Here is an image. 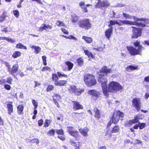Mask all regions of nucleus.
Here are the masks:
<instances>
[{
	"label": "nucleus",
	"instance_id": "obj_36",
	"mask_svg": "<svg viewBox=\"0 0 149 149\" xmlns=\"http://www.w3.org/2000/svg\"><path fill=\"white\" fill-rule=\"evenodd\" d=\"M77 86L75 85H70L69 91L72 93H74L75 90L76 89Z\"/></svg>",
	"mask_w": 149,
	"mask_h": 149
},
{
	"label": "nucleus",
	"instance_id": "obj_19",
	"mask_svg": "<svg viewBox=\"0 0 149 149\" xmlns=\"http://www.w3.org/2000/svg\"><path fill=\"white\" fill-rule=\"evenodd\" d=\"M129 24L137 26H140L142 28L145 27L146 26V25L145 24L138 22L135 21L133 22L130 21H129Z\"/></svg>",
	"mask_w": 149,
	"mask_h": 149
},
{
	"label": "nucleus",
	"instance_id": "obj_15",
	"mask_svg": "<svg viewBox=\"0 0 149 149\" xmlns=\"http://www.w3.org/2000/svg\"><path fill=\"white\" fill-rule=\"evenodd\" d=\"M92 111L94 113V116L97 120L101 118V112L100 111L97 107H94Z\"/></svg>",
	"mask_w": 149,
	"mask_h": 149
},
{
	"label": "nucleus",
	"instance_id": "obj_59",
	"mask_svg": "<svg viewBox=\"0 0 149 149\" xmlns=\"http://www.w3.org/2000/svg\"><path fill=\"white\" fill-rule=\"evenodd\" d=\"M58 138L61 140L63 141L65 139V138L64 136L62 135L61 136L58 135L57 136Z\"/></svg>",
	"mask_w": 149,
	"mask_h": 149
},
{
	"label": "nucleus",
	"instance_id": "obj_31",
	"mask_svg": "<svg viewBox=\"0 0 149 149\" xmlns=\"http://www.w3.org/2000/svg\"><path fill=\"white\" fill-rule=\"evenodd\" d=\"M77 65L79 66H81L84 64V59L81 57H79L77 59Z\"/></svg>",
	"mask_w": 149,
	"mask_h": 149
},
{
	"label": "nucleus",
	"instance_id": "obj_21",
	"mask_svg": "<svg viewBox=\"0 0 149 149\" xmlns=\"http://www.w3.org/2000/svg\"><path fill=\"white\" fill-rule=\"evenodd\" d=\"M13 102H11L7 104V107L8 113L9 115H10L11 113L13 112V106L12 105Z\"/></svg>",
	"mask_w": 149,
	"mask_h": 149
},
{
	"label": "nucleus",
	"instance_id": "obj_12",
	"mask_svg": "<svg viewBox=\"0 0 149 149\" xmlns=\"http://www.w3.org/2000/svg\"><path fill=\"white\" fill-rule=\"evenodd\" d=\"M88 93L92 96L91 98L93 101H95L100 97L101 95L100 92L97 91L95 89L89 90L88 91Z\"/></svg>",
	"mask_w": 149,
	"mask_h": 149
},
{
	"label": "nucleus",
	"instance_id": "obj_49",
	"mask_svg": "<svg viewBox=\"0 0 149 149\" xmlns=\"http://www.w3.org/2000/svg\"><path fill=\"white\" fill-rule=\"evenodd\" d=\"M141 21H143L145 24H149V19L148 18H141Z\"/></svg>",
	"mask_w": 149,
	"mask_h": 149
},
{
	"label": "nucleus",
	"instance_id": "obj_8",
	"mask_svg": "<svg viewBox=\"0 0 149 149\" xmlns=\"http://www.w3.org/2000/svg\"><path fill=\"white\" fill-rule=\"evenodd\" d=\"M110 5V3L108 0H103L100 2H98L95 6L96 8H104L106 9L109 7Z\"/></svg>",
	"mask_w": 149,
	"mask_h": 149
},
{
	"label": "nucleus",
	"instance_id": "obj_51",
	"mask_svg": "<svg viewBox=\"0 0 149 149\" xmlns=\"http://www.w3.org/2000/svg\"><path fill=\"white\" fill-rule=\"evenodd\" d=\"M123 14L125 19H130L131 17V16L130 15L125 13H123Z\"/></svg>",
	"mask_w": 149,
	"mask_h": 149
},
{
	"label": "nucleus",
	"instance_id": "obj_61",
	"mask_svg": "<svg viewBox=\"0 0 149 149\" xmlns=\"http://www.w3.org/2000/svg\"><path fill=\"white\" fill-rule=\"evenodd\" d=\"M46 57L45 56H43L42 57V59L44 64L45 65H46L47 64V63L46 62Z\"/></svg>",
	"mask_w": 149,
	"mask_h": 149
},
{
	"label": "nucleus",
	"instance_id": "obj_55",
	"mask_svg": "<svg viewBox=\"0 0 149 149\" xmlns=\"http://www.w3.org/2000/svg\"><path fill=\"white\" fill-rule=\"evenodd\" d=\"M12 81V79L11 78V77H9L7 78L6 82L9 84H11Z\"/></svg>",
	"mask_w": 149,
	"mask_h": 149
},
{
	"label": "nucleus",
	"instance_id": "obj_40",
	"mask_svg": "<svg viewBox=\"0 0 149 149\" xmlns=\"http://www.w3.org/2000/svg\"><path fill=\"white\" fill-rule=\"evenodd\" d=\"M56 132L58 135L64 136V131L62 129H61L58 130H56Z\"/></svg>",
	"mask_w": 149,
	"mask_h": 149
},
{
	"label": "nucleus",
	"instance_id": "obj_22",
	"mask_svg": "<svg viewBox=\"0 0 149 149\" xmlns=\"http://www.w3.org/2000/svg\"><path fill=\"white\" fill-rule=\"evenodd\" d=\"M79 6L81 8L82 10V11L84 13H86L88 12V10L86 7V6L85 3L83 2H81L79 4Z\"/></svg>",
	"mask_w": 149,
	"mask_h": 149
},
{
	"label": "nucleus",
	"instance_id": "obj_14",
	"mask_svg": "<svg viewBox=\"0 0 149 149\" xmlns=\"http://www.w3.org/2000/svg\"><path fill=\"white\" fill-rule=\"evenodd\" d=\"M139 122V118L138 116H136L134 117L133 119L130 120L127 123H125V126L126 127L131 126L133 124H136Z\"/></svg>",
	"mask_w": 149,
	"mask_h": 149
},
{
	"label": "nucleus",
	"instance_id": "obj_33",
	"mask_svg": "<svg viewBox=\"0 0 149 149\" xmlns=\"http://www.w3.org/2000/svg\"><path fill=\"white\" fill-rule=\"evenodd\" d=\"M22 53L19 51H15L12 54V56L13 58H16L20 57Z\"/></svg>",
	"mask_w": 149,
	"mask_h": 149
},
{
	"label": "nucleus",
	"instance_id": "obj_25",
	"mask_svg": "<svg viewBox=\"0 0 149 149\" xmlns=\"http://www.w3.org/2000/svg\"><path fill=\"white\" fill-rule=\"evenodd\" d=\"M65 64L67 66V69L68 71L71 70L73 67L74 64L70 61H67L65 62Z\"/></svg>",
	"mask_w": 149,
	"mask_h": 149
},
{
	"label": "nucleus",
	"instance_id": "obj_38",
	"mask_svg": "<svg viewBox=\"0 0 149 149\" xmlns=\"http://www.w3.org/2000/svg\"><path fill=\"white\" fill-rule=\"evenodd\" d=\"M52 79L53 81H54L55 82L58 81V76L57 74L55 73H53L52 75Z\"/></svg>",
	"mask_w": 149,
	"mask_h": 149
},
{
	"label": "nucleus",
	"instance_id": "obj_4",
	"mask_svg": "<svg viewBox=\"0 0 149 149\" xmlns=\"http://www.w3.org/2000/svg\"><path fill=\"white\" fill-rule=\"evenodd\" d=\"M84 81L86 85L88 87L94 86L97 83L94 75L90 74L88 73L84 75Z\"/></svg>",
	"mask_w": 149,
	"mask_h": 149
},
{
	"label": "nucleus",
	"instance_id": "obj_13",
	"mask_svg": "<svg viewBox=\"0 0 149 149\" xmlns=\"http://www.w3.org/2000/svg\"><path fill=\"white\" fill-rule=\"evenodd\" d=\"M72 109L73 111H75L84 109V106L80 103L77 101H72Z\"/></svg>",
	"mask_w": 149,
	"mask_h": 149
},
{
	"label": "nucleus",
	"instance_id": "obj_30",
	"mask_svg": "<svg viewBox=\"0 0 149 149\" xmlns=\"http://www.w3.org/2000/svg\"><path fill=\"white\" fill-rule=\"evenodd\" d=\"M84 89H78L77 88L76 89L74 93V95L76 96L80 95L82 93L84 92Z\"/></svg>",
	"mask_w": 149,
	"mask_h": 149
},
{
	"label": "nucleus",
	"instance_id": "obj_46",
	"mask_svg": "<svg viewBox=\"0 0 149 149\" xmlns=\"http://www.w3.org/2000/svg\"><path fill=\"white\" fill-rule=\"evenodd\" d=\"M13 13L15 16L17 17H18L19 15V12L18 10H13Z\"/></svg>",
	"mask_w": 149,
	"mask_h": 149
},
{
	"label": "nucleus",
	"instance_id": "obj_35",
	"mask_svg": "<svg viewBox=\"0 0 149 149\" xmlns=\"http://www.w3.org/2000/svg\"><path fill=\"white\" fill-rule=\"evenodd\" d=\"M18 113L20 115L22 114L24 109V106L22 105H19L17 107Z\"/></svg>",
	"mask_w": 149,
	"mask_h": 149
},
{
	"label": "nucleus",
	"instance_id": "obj_28",
	"mask_svg": "<svg viewBox=\"0 0 149 149\" xmlns=\"http://www.w3.org/2000/svg\"><path fill=\"white\" fill-rule=\"evenodd\" d=\"M127 70L128 71H132L133 70H138V66H133L130 65L127 66L126 68Z\"/></svg>",
	"mask_w": 149,
	"mask_h": 149
},
{
	"label": "nucleus",
	"instance_id": "obj_57",
	"mask_svg": "<svg viewBox=\"0 0 149 149\" xmlns=\"http://www.w3.org/2000/svg\"><path fill=\"white\" fill-rule=\"evenodd\" d=\"M4 88L7 90H9L10 89V86L8 84H6L4 85Z\"/></svg>",
	"mask_w": 149,
	"mask_h": 149
},
{
	"label": "nucleus",
	"instance_id": "obj_47",
	"mask_svg": "<svg viewBox=\"0 0 149 149\" xmlns=\"http://www.w3.org/2000/svg\"><path fill=\"white\" fill-rule=\"evenodd\" d=\"M5 17L6 15L4 13H3L0 16V23L2 22L4 20Z\"/></svg>",
	"mask_w": 149,
	"mask_h": 149
},
{
	"label": "nucleus",
	"instance_id": "obj_2",
	"mask_svg": "<svg viewBox=\"0 0 149 149\" xmlns=\"http://www.w3.org/2000/svg\"><path fill=\"white\" fill-rule=\"evenodd\" d=\"M133 45L135 47H138L137 49L132 46H127L126 48L130 54L131 56H136L141 55L142 50L144 48L142 45H140V41L137 40L134 42Z\"/></svg>",
	"mask_w": 149,
	"mask_h": 149
},
{
	"label": "nucleus",
	"instance_id": "obj_29",
	"mask_svg": "<svg viewBox=\"0 0 149 149\" xmlns=\"http://www.w3.org/2000/svg\"><path fill=\"white\" fill-rule=\"evenodd\" d=\"M109 24L108 25V26L110 28L113 25H115L116 24H118L119 26H120L121 24L117 21L115 20H110L109 21Z\"/></svg>",
	"mask_w": 149,
	"mask_h": 149
},
{
	"label": "nucleus",
	"instance_id": "obj_64",
	"mask_svg": "<svg viewBox=\"0 0 149 149\" xmlns=\"http://www.w3.org/2000/svg\"><path fill=\"white\" fill-rule=\"evenodd\" d=\"M143 45H146L149 46V40H145L143 43Z\"/></svg>",
	"mask_w": 149,
	"mask_h": 149
},
{
	"label": "nucleus",
	"instance_id": "obj_32",
	"mask_svg": "<svg viewBox=\"0 0 149 149\" xmlns=\"http://www.w3.org/2000/svg\"><path fill=\"white\" fill-rule=\"evenodd\" d=\"M52 97L54 101H58L61 98V95L58 94L54 93Z\"/></svg>",
	"mask_w": 149,
	"mask_h": 149
},
{
	"label": "nucleus",
	"instance_id": "obj_5",
	"mask_svg": "<svg viewBox=\"0 0 149 149\" xmlns=\"http://www.w3.org/2000/svg\"><path fill=\"white\" fill-rule=\"evenodd\" d=\"M98 81L101 84L104 94V95H107V85L108 80L106 76L104 74H100L98 77Z\"/></svg>",
	"mask_w": 149,
	"mask_h": 149
},
{
	"label": "nucleus",
	"instance_id": "obj_26",
	"mask_svg": "<svg viewBox=\"0 0 149 149\" xmlns=\"http://www.w3.org/2000/svg\"><path fill=\"white\" fill-rule=\"evenodd\" d=\"M30 47L31 48L34 49V52L36 54H38L41 51V48L39 46H35L32 45H31Z\"/></svg>",
	"mask_w": 149,
	"mask_h": 149
},
{
	"label": "nucleus",
	"instance_id": "obj_3",
	"mask_svg": "<svg viewBox=\"0 0 149 149\" xmlns=\"http://www.w3.org/2000/svg\"><path fill=\"white\" fill-rule=\"evenodd\" d=\"M123 87L118 82L114 81H111L110 82L108 85V87L107 85V90L108 95H105L108 96L109 95V92H117L122 90Z\"/></svg>",
	"mask_w": 149,
	"mask_h": 149
},
{
	"label": "nucleus",
	"instance_id": "obj_43",
	"mask_svg": "<svg viewBox=\"0 0 149 149\" xmlns=\"http://www.w3.org/2000/svg\"><path fill=\"white\" fill-rule=\"evenodd\" d=\"M61 36L62 37L65 38H66V39H74V40L76 39V38L74 37V36H73L72 35L69 36H65L64 35H61Z\"/></svg>",
	"mask_w": 149,
	"mask_h": 149
},
{
	"label": "nucleus",
	"instance_id": "obj_60",
	"mask_svg": "<svg viewBox=\"0 0 149 149\" xmlns=\"http://www.w3.org/2000/svg\"><path fill=\"white\" fill-rule=\"evenodd\" d=\"M132 17H133V19H134V20L135 21V22H136L139 21H141V18H138L136 17V16H133Z\"/></svg>",
	"mask_w": 149,
	"mask_h": 149
},
{
	"label": "nucleus",
	"instance_id": "obj_45",
	"mask_svg": "<svg viewBox=\"0 0 149 149\" xmlns=\"http://www.w3.org/2000/svg\"><path fill=\"white\" fill-rule=\"evenodd\" d=\"M139 127L140 129L142 130L146 126V124L144 123H139Z\"/></svg>",
	"mask_w": 149,
	"mask_h": 149
},
{
	"label": "nucleus",
	"instance_id": "obj_41",
	"mask_svg": "<svg viewBox=\"0 0 149 149\" xmlns=\"http://www.w3.org/2000/svg\"><path fill=\"white\" fill-rule=\"evenodd\" d=\"M55 131L53 129L50 130L47 133L50 136H54L55 134Z\"/></svg>",
	"mask_w": 149,
	"mask_h": 149
},
{
	"label": "nucleus",
	"instance_id": "obj_24",
	"mask_svg": "<svg viewBox=\"0 0 149 149\" xmlns=\"http://www.w3.org/2000/svg\"><path fill=\"white\" fill-rule=\"evenodd\" d=\"M82 39L88 44H90L93 41V39L91 37L83 36L82 37Z\"/></svg>",
	"mask_w": 149,
	"mask_h": 149
},
{
	"label": "nucleus",
	"instance_id": "obj_62",
	"mask_svg": "<svg viewBox=\"0 0 149 149\" xmlns=\"http://www.w3.org/2000/svg\"><path fill=\"white\" fill-rule=\"evenodd\" d=\"M95 49L97 51H102L103 50V48L102 47H99L96 48H95Z\"/></svg>",
	"mask_w": 149,
	"mask_h": 149
},
{
	"label": "nucleus",
	"instance_id": "obj_16",
	"mask_svg": "<svg viewBox=\"0 0 149 149\" xmlns=\"http://www.w3.org/2000/svg\"><path fill=\"white\" fill-rule=\"evenodd\" d=\"M113 28L112 27L108 28L105 31V36L106 38L109 40L110 39L112 34Z\"/></svg>",
	"mask_w": 149,
	"mask_h": 149
},
{
	"label": "nucleus",
	"instance_id": "obj_42",
	"mask_svg": "<svg viewBox=\"0 0 149 149\" xmlns=\"http://www.w3.org/2000/svg\"><path fill=\"white\" fill-rule=\"evenodd\" d=\"M57 74L58 77H63L65 78H67L68 76L67 75L65 74H62L60 72H57Z\"/></svg>",
	"mask_w": 149,
	"mask_h": 149
},
{
	"label": "nucleus",
	"instance_id": "obj_34",
	"mask_svg": "<svg viewBox=\"0 0 149 149\" xmlns=\"http://www.w3.org/2000/svg\"><path fill=\"white\" fill-rule=\"evenodd\" d=\"M16 48L18 49L26 50L27 49L26 47L21 43L17 44L16 46Z\"/></svg>",
	"mask_w": 149,
	"mask_h": 149
},
{
	"label": "nucleus",
	"instance_id": "obj_37",
	"mask_svg": "<svg viewBox=\"0 0 149 149\" xmlns=\"http://www.w3.org/2000/svg\"><path fill=\"white\" fill-rule=\"evenodd\" d=\"M0 40H6L8 42H10L12 43H14L15 42V40L12 39L10 38H8L5 37H0Z\"/></svg>",
	"mask_w": 149,
	"mask_h": 149
},
{
	"label": "nucleus",
	"instance_id": "obj_9",
	"mask_svg": "<svg viewBox=\"0 0 149 149\" xmlns=\"http://www.w3.org/2000/svg\"><path fill=\"white\" fill-rule=\"evenodd\" d=\"M132 27L133 28L132 33L131 36L132 38L136 39L141 36L142 29L134 26H132Z\"/></svg>",
	"mask_w": 149,
	"mask_h": 149
},
{
	"label": "nucleus",
	"instance_id": "obj_10",
	"mask_svg": "<svg viewBox=\"0 0 149 149\" xmlns=\"http://www.w3.org/2000/svg\"><path fill=\"white\" fill-rule=\"evenodd\" d=\"M120 130L119 126L118 125H115L112 127L111 130L109 131V130H107L105 133V136H108V137L111 138L113 135V133H118Z\"/></svg>",
	"mask_w": 149,
	"mask_h": 149
},
{
	"label": "nucleus",
	"instance_id": "obj_52",
	"mask_svg": "<svg viewBox=\"0 0 149 149\" xmlns=\"http://www.w3.org/2000/svg\"><path fill=\"white\" fill-rule=\"evenodd\" d=\"M4 64L5 65L7 68V70L8 72L11 68L10 65L9 64V63L7 62H5L4 63Z\"/></svg>",
	"mask_w": 149,
	"mask_h": 149
},
{
	"label": "nucleus",
	"instance_id": "obj_39",
	"mask_svg": "<svg viewBox=\"0 0 149 149\" xmlns=\"http://www.w3.org/2000/svg\"><path fill=\"white\" fill-rule=\"evenodd\" d=\"M56 24L59 27L61 26H65V24L63 22L60 20L57 21Z\"/></svg>",
	"mask_w": 149,
	"mask_h": 149
},
{
	"label": "nucleus",
	"instance_id": "obj_50",
	"mask_svg": "<svg viewBox=\"0 0 149 149\" xmlns=\"http://www.w3.org/2000/svg\"><path fill=\"white\" fill-rule=\"evenodd\" d=\"M46 26L45 24H42L41 25V26L39 29V31H42L44 29H46Z\"/></svg>",
	"mask_w": 149,
	"mask_h": 149
},
{
	"label": "nucleus",
	"instance_id": "obj_54",
	"mask_svg": "<svg viewBox=\"0 0 149 149\" xmlns=\"http://www.w3.org/2000/svg\"><path fill=\"white\" fill-rule=\"evenodd\" d=\"M61 30L65 34H68L69 32L65 29L62 28L61 29Z\"/></svg>",
	"mask_w": 149,
	"mask_h": 149
},
{
	"label": "nucleus",
	"instance_id": "obj_56",
	"mask_svg": "<svg viewBox=\"0 0 149 149\" xmlns=\"http://www.w3.org/2000/svg\"><path fill=\"white\" fill-rule=\"evenodd\" d=\"M6 80L5 79L1 78L0 79V84L2 85L4 84L6 82Z\"/></svg>",
	"mask_w": 149,
	"mask_h": 149
},
{
	"label": "nucleus",
	"instance_id": "obj_11",
	"mask_svg": "<svg viewBox=\"0 0 149 149\" xmlns=\"http://www.w3.org/2000/svg\"><path fill=\"white\" fill-rule=\"evenodd\" d=\"M141 102L140 98H134L132 100V105L137 111H139L141 109Z\"/></svg>",
	"mask_w": 149,
	"mask_h": 149
},
{
	"label": "nucleus",
	"instance_id": "obj_58",
	"mask_svg": "<svg viewBox=\"0 0 149 149\" xmlns=\"http://www.w3.org/2000/svg\"><path fill=\"white\" fill-rule=\"evenodd\" d=\"M78 20V18L77 17L75 16L73 17L72 19V22L73 23H75Z\"/></svg>",
	"mask_w": 149,
	"mask_h": 149
},
{
	"label": "nucleus",
	"instance_id": "obj_44",
	"mask_svg": "<svg viewBox=\"0 0 149 149\" xmlns=\"http://www.w3.org/2000/svg\"><path fill=\"white\" fill-rule=\"evenodd\" d=\"M129 20H120V24H121L120 26L122 24H129Z\"/></svg>",
	"mask_w": 149,
	"mask_h": 149
},
{
	"label": "nucleus",
	"instance_id": "obj_23",
	"mask_svg": "<svg viewBox=\"0 0 149 149\" xmlns=\"http://www.w3.org/2000/svg\"><path fill=\"white\" fill-rule=\"evenodd\" d=\"M67 83V81L66 80H61L55 82V84L56 86H65Z\"/></svg>",
	"mask_w": 149,
	"mask_h": 149
},
{
	"label": "nucleus",
	"instance_id": "obj_17",
	"mask_svg": "<svg viewBox=\"0 0 149 149\" xmlns=\"http://www.w3.org/2000/svg\"><path fill=\"white\" fill-rule=\"evenodd\" d=\"M100 72L107 74L111 73L112 70L111 69L108 68L107 66H104L101 68Z\"/></svg>",
	"mask_w": 149,
	"mask_h": 149
},
{
	"label": "nucleus",
	"instance_id": "obj_48",
	"mask_svg": "<svg viewBox=\"0 0 149 149\" xmlns=\"http://www.w3.org/2000/svg\"><path fill=\"white\" fill-rule=\"evenodd\" d=\"M32 103L34 107V109H36L38 106L37 102L35 100L33 99L32 100Z\"/></svg>",
	"mask_w": 149,
	"mask_h": 149
},
{
	"label": "nucleus",
	"instance_id": "obj_27",
	"mask_svg": "<svg viewBox=\"0 0 149 149\" xmlns=\"http://www.w3.org/2000/svg\"><path fill=\"white\" fill-rule=\"evenodd\" d=\"M84 52L85 54L87 56L88 58L94 59L95 56L92 53L88 50H84Z\"/></svg>",
	"mask_w": 149,
	"mask_h": 149
},
{
	"label": "nucleus",
	"instance_id": "obj_20",
	"mask_svg": "<svg viewBox=\"0 0 149 149\" xmlns=\"http://www.w3.org/2000/svg\"><path fill=\"white\" fill-rule=\"evenodd\" d=\"M18 65L17 64L14 65L12 68H10L8 72L11 74H13L14 73H15L18 70Z\"/></svg>",
	"mask_w": 149,
	"mask_h": 149
},
{
	"label": "nucleus",
	"instance_id": "obj_18",
	"mask_svg": "<svg viewBox=\"0 0 149 149\" xmlns=\"http://www.w3.org/2000/svg\"><path fill=\"white\" fill-rule=\"evenodd\" d=\"M79 132L84 136H87L88 135V132L89 131L88 129L85 127L83 128H80L79 129Z\"/></svg>",
	"mask_w": 149,
	"mask_h": 149
},
{
	"label": "nucleus",
	"instance_id": "obj_63",
	"mask_svg": "<svg viewBox=\"0 0 149 149\" xmlns=\"http://www.w3.org/2000/svg\"><path fill=\"white\" fill-rule=\"evenodd\" d=\"M144 81L146 82H149V75L144 77Z\"/></svg>",
	"mask_w": 149,
	"mask_h": 149
},
{
	"label": "nucleus",
	"instance_id": "obj_6",
	"mask_svg": "<svg viewBox=\"0 0 149 149\" xmlns=\"http://www.w3.org/2000/svg\"><path fill=\"white\" fill-rule=\"evenodd\" d=\"M124 116L123 113L119 110L115 111L112 116L110 117V119L113 121V124L116 125L119 121L120 118H123Z\"/></svg>",
	"mask_w": 149,
	"mask_h": 149
},
{
	"label": "nucleus",
	"instance_id": "obj_53",
	"mask_svg": "<svg viewBox=\"0 0 149 149\" xmlns=\"http://www.w3.org/2000/svg\"><path fill=\"white\" fill-rule=\"evenodd\" d=\"M54 88V86L52 85H49L47 87V91H50Z\"/></svg>",
	"mask_w": 149,
	"mask_h": 149
},
{
	"label": "nucleus",
	"instance_id": "obj_7",
	"mask_svg": "<svg viewBox=\"0 0 149 149\" xmlns=\"http://www.w3.org/2000/svg\"><path fill=\"white\" fill-rule=\"evenodd\" d=\"M78 25L81 28L88 30L91 27L90 20L88 19H81L78 22Z\"/></svg>",
	"mask_w": 149,
	"mask_h": 149
},
{
	"label": "nucleus",
	"instance_id": "obj_1",
	"mask_svg": "<svg viewBox=\"0 0 149 149\" xmlns=\"http://www.w3.org/2000/svg\"><path fill=\"white\" fill-rule=\"evenodd\" d=\"M67 128L68 133L73 137L74 139H70L69 143L75 147V149H80L81 142L79 141L80 139L81 136L79 132L77 130H75L73 127L68 126Z\"/></svg>",
	"mask_w": 149,
	"mask_h": 149
}]
</instances>
